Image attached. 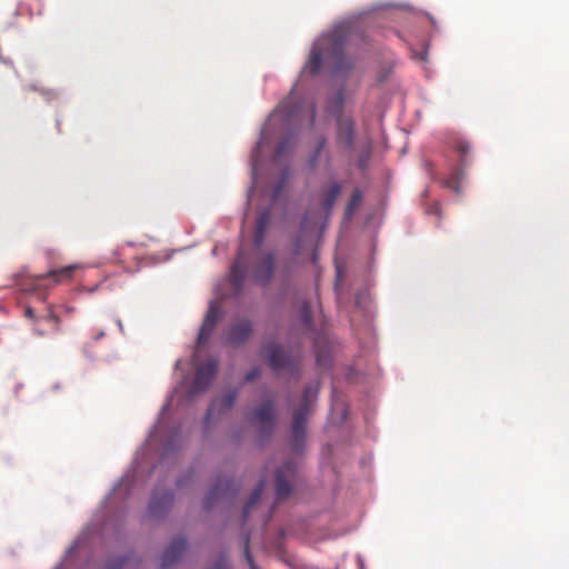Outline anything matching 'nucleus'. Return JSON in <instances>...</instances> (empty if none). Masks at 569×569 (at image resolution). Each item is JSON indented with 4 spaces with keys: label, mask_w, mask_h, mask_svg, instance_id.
Instances as JSON below:
<instances>
[{
    "label": "nucleus",
    "mask_w": 569,
    "mask_h": 569,
    "mask_svg": "<svg viewBox=\"0 0 569 569\" xmlns=\"http://www.w3.org/2000/svg\"><path fill=\"white\" fill-rule=\"evenodd\" d=\"M211 569H227V566L223 562H219L214 567H212Z\"/></svg>",
    "instance_id": "obj_30"
},
{
    "label": "nucleus",
    "mask_w": 569,
    "mask_h": 569,
    "mask_svg": "<svg viewBox=\"0 0 569 569\" xmlns=\"http://www.w3.org/2000/svg\"><path fill=\"white\" fill-rule=\"evenodd\" d=\"M252 333V323L248 319H241L233 323L229 329L227 342L238 346L243 343Z\"/></svg>",
    "instance_id": "obj_15"
},
{
    "label": "nucleus",
    "mask_w": 569,
    "mask_h": 569,
    "mask_svg": "<svg viewBox=\"0 0 569 569\" xmlns=\"http://www.w3.org/2000/svg\"><path fill=\"white\" fill-rule=\"evenodd\" d=\"M315 119H316V108H315V106H312V108H311V124H313Z\"/></svg>",
    "instance_id": "obj_31"
},
{
    "label": "nucleus",
    "mask_w": 569,
    "mask_h": 569,
    "mask_svg": "<svg viewBox=\"0 0 569 569\" xmlns=\"http://www.w3.org/2000/svg\"><path fill=\"white\" fill-rule=\"evenodd\" d=\"M287 116H288V118H293V117H296V113L293 110H289V111H287Z\"/></svg>",
    "instance_id": "obj_34"
},
{
    "label": "nucleus",
    "mask_w": 569,
    "mask_h": 569,
    "mask_svg": "<svg viewBox=\"0 0 569 569\" xmlns=\"http://www.w3.org/2000/svg\"><path fill=\"white\" fill-rule=\"evenodd\" d=\"M289 146H290L289 139L281 141L277 148L276 157L281 158L287 152Z\"/></svg>",
    "instance_id": "obj_29"
},
{
    "label": "nucleus",
    "mask_w": 569,
    "mask_h": 569,
    "mask_svg": "<svg viewBox=\"0 0 569 569\" xmlns=\"http://www.w3.org/2000/svg\"><path fill=\"white\" fill-rule=\"evenodd\" d=\"M241 254L242 253L239 252L230 270V283L236 295L241 292L247 274V267L242 261Z\"/></svg>",
    "instance_id": "obj_17"
},
{
    "label": "nucleus",
    "mask_w": 569,
    "mask_h": 569,
    "mask_svg": "<svg viewBox=\"0 0 569 569\" xmlns=\"http://www.w3.org/2000/svg\"><path fill=\"white\" fill-rule=\"evenodd\" d=\"M342 191V186L339 182H331L325 186L320 191L319 200V214L326 218L330 217L332 209L336 204L338 197Z\"/></svg>",
    "instance_id": "obj_11"
},
{
    "label": "nucleus",
    "mask_w": 569,
    "mask_h": 569,
    "mask_svg": "<svg viewBox=\"0 0 569 569\" xmlns=\"http://www.w3.org/2000/svg\"><path fill=\"white\" fill-rule=\"evenodd\" d=\"M237 397L238 392L232 390L223 393L220 398H216L208 408L206 422L209 423L216 417L229 411L234 405Z\"/></svg>",
    "instance_id": "obj_13"
},
{
    "label": "nucleus",
    "mask_w": 569,
    "mask_h": 569,
    "mask_svg": "<svg viewBox=\"0 0 569 569\" xmlns=\"http://www.w3.org/2000/svg\"><path fill=\"white\" fill-rule=\"evenodd\" d=\"M131 560L130 557H121L117 559H112L107 563L106 569H124L129 561Z\"/></svg>",
    "instance_id": "obj_25"
},
{
    "label": "nucleus",
    "mask_w": 569,
    "mask_h": 569,
    "mask_svg": "<svg viewBox=\"0 0 569 569\" xmlns=\"http://www.w3.org/2000/svg\"><path fill=\"white\" fill-rule=\"evenodd\" d=\"M217 371L218 361L214 359H210L207 362L200 365L196 370L192 391L198 393L207 390L216 378Z\"/></svg>",
    "instance_id": "obj_9"
},
{
    "label": "nucleus",
    "mask_w": 569,
    "mask_h": 569,
    "mask_svg": "<svg viewBox=\"0 0 569 569\" xmlns=\"http://www.w3.org/2000/svg\"><path fill=\"white\" fill-rule=\"evenodd\" d=\"M276 409L271 400L264 401L252 412L251 422L262 437H269L276 426Z\"/></svg>",
    "instance_id": "obj_6"
},
{
    "label": "nucleus",
    "mask_w": 569,
    "mask_h": 569,
    "mask_svg": "<svg viewBox=\"0 0 569 569\" xmlns=\"http://www.w3.org/2000/svg\"><path fill=\"white\" fill-rule=\"evenodd\" d=\"M260 375H261L260 368L254 367L246 373V381L251 382V381L256 380L257 378H259Z\"/></svg>",
    "instance_id": "obj_28"
},
{
    "label": "nucleus",
    "mask_w": 569,
    "mask_h": 569,
    "mask_svg": "<svg viewBox=\"0 0 569 569\" xmlns=\"http://www.w3.org/2000/svg\"><path fill=\"white\" fill-rule=\"evenodd\" d=\"M455 150L459 154L458 168L445 180V186L456 192H460L463 171L472 163L470 151L471 146L467 140L458 139L455 142Z\"/></svg>",
    "instance_id": "obj_5"
},
{
    "label": "nucleus",
    "mask_w": 569,
    "mask_h": 569,
    "mask_svg": "<svg viewBox=\"0 0 569 569\" xmlns=\"http://www.w3.org/2000/svg\"><path fill=\"white\" fill-rule=\"evenodd\" d=\"M345 104V94L341 90L337 91L328 101V111L338 118L342 116V108Z\"/></svg>",
    "instance_id": "obj_21"
},
{
    "label": "nucleus",
    "mask_w": 569,
    "mask_h": 569,
    "mask_svg": "<svg viewBox=\"0 0 569 569\" xmlns=\"http://www.w3.org/2000/svg\"><path fill=\"white\" fill-rule=\"evenodd\" d=\"M262 352L269 367L279 372L286 370L295 373L299 370V360L290 352L286 351L279 343L271 341L264 345Z\"/></svg>",
    "instance_id": "obj_4"
},
{
    "label": "nucleus",
    "mask_w": 569,
    "mask_h": 569,
    "mask_svg": "<svg viewBox=\"0 0 569 569\" xmlns=\"http://www.w3.org/2000/svg\"><path fill=\"white\" fill-rule=\"evenodd\" d=\"M40 321L49 325L53 332L59 331L60 319L53 311L49 310L46 316L41 317Z\"/></svg>",
    "instance_id": "obj_24"
},
{
    "label": "nucleus",
    "mask_w": 569,
    "mask_h": 569,
    "mask_svg": "<svg viewBox=\"0 0 569 569\" xmlns=\"http://www.w3.org/2000/svg\"><path fill=\"white\" fill-rule=\"evenodd\" d=\"M26 315H27L28 317L32 318V317H33V310H32L31 308H27V310H26Z\"/></svg>",
    "instance_id": "obj_33"
},
{
    "label": "nucleus",
    "mask_w": 569,
    "mask_h": 569,
    "mask_svg": "<svg viewBox=\"0 0 569 569\" xmlns=\"http://www.w3.org/2000/svg\"><path fill=\"white\" fill-rule=\"evenodd\" d=\"M117 325H118L120 331H123L122 321L120 319H117Z\"/></svg>",
    "instance_id": "obj_35"
},
{
    "label": "nucleus",
    "mask_w": 569,
    "mask_h": 569,
    "mask_svg": "<svg viewBox=\"0 0 569 569\" xmlns=\"http://www.w3.org/2000/svg\"><path fill=\"white\" fill-rule=\"evenodd\" d=\"M361 201H362V192L359 189H356L352 192V194L349 199V202L347 204V208H346V216L348 218H350L353 214L355 210L360 206Z\"/></svg>",
    "instance_id": "obj_23"
},
{
    "label": "nucleus",
    "mask_w": 569,
    "mask_h": 569,
    "mask_svg": "<svg viewBox=\"0 0 569 569\" xmlns=\"http://www.w3.org/2000/svg\"><path fill=\"white\" fill-rule=\"evenodd\" d=\"M288 103H289L288 99H287V100H284V101L279 106V110H284V109H287V108H288Z\"/></svg>",
    "instance_id": "obj_32"
},
{
    "label": "nucleus",
    "mask_w": 569,
    "mask_h": 569,
    "mask_svg": "<svg viewBox=\"0 0 569 569\" xmlns=\"http://www.w3.org/2000/svg\"><path fill=\"white\" fill-rule=\"evenodd\" d=\"M297 465L293 460H288L276 471V495L277 500H283L291 493V480L296 476Z\"/></svg>",
    "instance_id": "obj_8"
},
{
    "label": "nucleus",
    "mask_w": 569,
    "mask_h": 569,
    "mask_svg": "<svg viewBox=\"0 0 569 569\" xmlns=\"http://www.w3.org/2000/svg\"><path fill=\"white\" fill-rule=\"evenodd\" d=\"M276 257L272 252H262L252 269V279L262 287L270 284L277 273Z\"/></svg>",
    "instance_id": "obj_7"
},
{
    "label": "nucleus",
    "mask_w": 569,
    "mask_h": 569,
    "mask_svg": "<svg viewBox=\"0 0 569 569\" xmlns=\"http://www.w3.org/2000/svg\"><path fill=\"white\" fill-rule=\"evenodd\" d=\"M313 219V213L311 210H308L303 217L302 223H301V231L300 236L295 242V254L299 256L302 252V240L305 234L310 230L315 229L316 222L311 221Z\"/></svg>",
    "instance_id": "obj_20"
},
{
    "label": "nucleus",
    "mask_w": 569,
    "mask_h": 569,
    "mask_svg": "<svg viewBox=\"0 0 569 569\" xmlns=\"http://www.w3.org/2000/svg\"><path fill=\"white\" fill-rule=\"evenodd\" d=\"M77 264L66 266L59 269H51L46 274L28 277L20 283L22 290L41 295L42 291L57 286L58 283L68 281L72 278Z\"/></svg>",
    "instance_id": "obj_3"
},
{
    "label": "nucleus",
    "mask_w": 569,
    "mask_h": 569,
    "mask_svg": "<svg viewBox=\"0 0 569 569\" xmlns=\"http://www.w3.org/2000/svg\"><path fill=\"white\" fill-rule=\"evenodd\" d=\"M319 392V385H311L305 388L301 406L295 410L292 418L291 446L296 452L302 448L306 436V421L309 408Z\"/></svg>",
    "instance_id": "obj_2"
},
{
    "label": "nucleus",
    "mask_w": 569,
    "mask_h": 569,
    "mask_svg": "<svg viewBox=\"0 0 569 569\" xmlns=\"http://www.w3.org/2000/svg\"><path fill=\"white\" fill-rule=\"evenodd\" d=\"M220 318V309L211 306L206 315L204 321L200 328L198 343H204L211 336L218 320Z\"/></svg>",
    "instance_id": "obj_18"
},
{
    "label": "nucleus",
    "mask_w": 569,
    "mask_h": 569,
    "mask_svg": "<svg viewBox=\"0 0 569 569\" xmlns=\"http://www.w3.org/2000/svg\"><path fill=\"white\" fill-rule=\"evenodd\" d=\"M264 489V481L261 480L257 487L254 488V490L252 491L249 500L247 501V503L244 505L243 507V513H242V517H243V520L246 521L250 515V510L251 508L259 501L260 497H261V493Z\"/></svg>",
    "instance_id": "obj_22"
},
{
    "label": "nucleus",
    "mask_w": 569,
    "mask_h": 569,
    "mask_svg": "<svg viewBox=\"0 0 569 569\" xmlns=\"http://www.w3.org/2000/svg\"><path fill=\"white\" fill-rule=\"evenodd\" d=\"M186 548L187 540L184 537L174 538L162 553L161 567L170 568L172 565H174L182 557Z\"/></svg>",
    "instance_id": "obj_14"
},
{
    "label": "nucleus",
    "mask_w": 569,
    "mask_h": 569,
    "mask_svg": "<svg viewBox=\"0 0 569 569\" xmlns=\"http://www.w3.org/2000/svg\"><path fill=\"white\" fill-rule=\"evenodd\" d=\"M234 491L236 489L231 480L223 477L218 478L203 500L204 509H212L219 501L232 496Z\"/></svg>",
    "instance_id": "obj_10"
},
{
    "label": "nucleus",
    "mask_w": 569,
    "mask_h": 569,
    "mask_svg": "<svg viewBox=\"0 0 569 569\" xmlns=\"http://www.w3.org/2000/svg\"><path fill=\"white\" fill-rule=\"evenodd\" d=\"M269 223H270V211L264 210L258 216L257 221H256L254 246L257 248H260L262 246Z\"/></svg>",
    "instance_id": "obj_19"
},
{
    "label": "nucleus",
    "mask_w": 569,
    "mask_h": 569,
    "mask_svg": "<svg viewBox=\"0 0 569 569\" xmlns=\"http://www.w3.org/2000/svg\"><path fill=\"white\" fill-rule=\"evenodd\" d=\"M347 40V33L343 29H335L327 36L319 39L312 47L306 68L312 74L318 73L322 64L323 56L340 60L343 54V48Z\"/></svg>",
    "instance_id": "obj_1"
},
{
    "label": "nucleus",
    "mask_w": 569,
    "mask_h": 569,
    "mask_svg": "<svg viewBox=\"0 0 569 569\" xmlns=\"http://www.w3.org/2000/svg\"><path fill=\"white\" fill-rule=\"evenodd\" d=\"M173 502V493L171 491L159 492L158 489L152 493L149 503V513L153 517L163 515Z\"/></svg>",
    "instance_id": "obj_16"
},
{
    "label": "nucleus",
    "mask_w": 569,
    "mask_h": 569,
    "mask_svg": "<svg viewBox=\"0 0 569 569\" xmlns=\"http://www.w3.org/2000/svg\"><path fill=\"white\" fill-rule=\"evenodd\" d=\"M249 543H250V539H249V536H247L246 540H244V546H243V557H244L247 563L249 565L250 569H258V567L256 566L254 560L251 556Z\"/></svg>",
    "instance_id": "obj_26"
},
{
    "label": "nucleus",
    "mask_w": 569,
    "mask_h": 569,
    "mask_svg": "<svg viewBox=\"0 0 569 569\" xmlns=\"http://www.w3.org/2000/svg\"><path fill=\"white\" fill-rule=\"evenodd\" d=\"M337 141L347 150L353 149L355 121L351 117L339 116L337 118Z\"/></svg>",
    "instance_id": "obj_12"
},
{
    "label": "nucleus",
    "mask_w": 569,
    "mask_h": 569,
    "mask_svg": "<svg viewBox=\"0 0 569 569\" xmlns=\"http://www.w3.org/2000/svg\"><path fill=\"white\" fill-rule=\"evenodd\" d=\"M327 144V139L326 138H321L318 142V146L315 150V154L312 156L311 158V166L315 167L316 166V162L318 161V158L320 156V153L322 152V150L325 149Z\"/></svg>",
    "instance_id": "obj_27"
}]
</instances>
